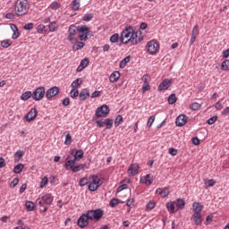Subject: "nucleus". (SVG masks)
Masks as SVG:
<instances>
[{
    "instance_id": "obj_63",
    "label": "nucleus",
    "mask_w": 229,
    "mask_h": 229,
    "mask_svg": "<svg viewBox=\"0 0 229 229\" xmlns=\"http://www.w3.org/2000/svg\"><path fill=\"white\" fill-rule=\"evenodd\" d=\"M150 89H151V86L149 85V83H144L142 87V92H146V90H149Z\"/></svg>"
},
{
    "instance_id": "obj_41",
    "label": "nucleus",
    "mask_w": 229,
    "mask_h": 229,
    "mask_svg": "<svg viewBox=\"0 0 229 229\" xmlns=\"http://www.w3.org/2000/svg\"><path fill=\"white\" fill-rule=\"evenodd\" d=\"M89 179L87 177H83L79 181L80 187H85V185L89 184Z\"/></svg>"
},
{
    "instance_id": "obj_62",
    "label": "nucleus",
    "mask_w": 229,
    "mask_h": 229,
    "mask_svg": "<svg viewBox=\"0 0 229 229\" xmlns=\"http://www.w3.org/2000/svg\"><path fill=\"white\" fill-rule=\"evenodd\" d=\"M69 105H71V99H69V98H65L63 100V106H69Z\"/></svg>"
},
{
    "instance_id": "obj_36",
    "label": "nucleus",
    "mask_w": 229,
    "mask_h": 229,
    "mask_svg": "<svg viewBox=\"0 0 229 229\" xmlns=\"http://www.w3.org/2000/svg\"><path fill=\"white\" fill-rule=\"evenodd\" d=\"M22 157H24V152H22L21 150H18L14 154V158H15L16 162H19L21 160V158H22Z\"/></svg>"
},
{
    "instance_id": "obj_30",
    "label": "nucleus",
    "mask_w": 229,
    "mask_h": 229,
    "mask_svg": "<svg viewBox=\"0 0 229 229\" xmlns=\"http://www.w3.org/2000/svg\"><path fill=\"white\" fill-rule=\"evenodd\" d=\"M22 169H24V165L20 163L14 166L13 173H15V174H19L22 172Z\"/></svg>"
},
{
    "instance_id": "obj_20",
    "label": "nucleus",
    "mask_w": 229,
    "mask_h": 229,
    "mask_svg": "<svg viewBox=\"0 0 229 229\" xmlns=\"http://www.w3.org/2000/svg\"><path fill=\"white\" fill-rule=\"evenodd\" d=\"M11 30L13 32V36H12V39L15 40V38H19V28H17V25L11 23Z\"/></svg>"
},
{
    "instance_id": "obj_42",
    "label": "nucleus",
    "mask_w": 229,
    "mask_h": 229,
    "mask_svg": "<svg viewBox=\"0 0 229 229\" xmlns=\"http://www.w3.org/2000/svg\"><path fill=\"white\" fill-rule=\"evenodd\" d=\"M1 46L2 47L7 48L10 47V46H12V40L10 39H5L1 41Z\"/></svg>"
},
{
    "instance_id": "obj_18",
    "label": "nucleus",
    "mask_w": 229,
    "mask_h": 229,
    "mask_svg": "<svg viewBox=\"0 0 229 229\" xmlns=\"http://www.w3.org/2000/svg\"><path fill=\"white\" fill-rule=\"evenodd\" d=\"M139 169H140L139 164H132L129 166L128 173L131 176H135V174L139 173Z\"/></svg>"
},
{
    "instance_id": "obj_17",
    "label": "nucleus",
    "mask_w": 229,
    "mask_h": 229,
    "mask_svg": "<svg viewBox=\"0 0 229 229\" xmlns=\"http://www.w3.org/2000/svg\"><path fill=\"white\" fill-rule=\"evenodd\" d=\"M191 219L193 220V223H195L196 226H199V225L203 223V216L201 214L194 213L191 216Z\"/></svg>"
},
{
    "instance_id": "obj_4",
    "label": "nucleus",
    "mask_w": 229,
    "mask_h": 229,
    "mask_svg": "<svg viewBox=\"0 0 229 229\" xmlns=\"http://www.w3.org/2000/svg\"><path fill=\"white\" fill-rule=\"evenodd\" d=\"M89 183L88 185V190L90 191V192H94L103 185V181L99 178V176L93 174L89 177Z\"/></svg>"
},
{
    "instance_id": "obj_46",
    "label": "nucleus",
    "mask_w": 229,
    "mask_h": 229,
    "mask_svg": "<svg viewBox=\"0 0 229 229\" xmlns=\"http://www.w3.org/2000/svg\"><path fill=\"white\" fill-rule=\"evenodd\" d=\"M93 18H94V14L88 13L83 16L82 21H84L85 22H89V21H92Z\"/></svg>"
},
{
    "instance_id": "obj_33",
    "label": "nucleus",
    "mask_w": 229,
    "mask_h": 229,
    "mask_svg": "<svg viewBox=\"0 0 229 229\" xmlns=\"http://www.w3.org/2000/svg\"><path fill=\"white\" fill-rule=\"evenodd\" d=\"M81 169H85V164H81L79 165H74V166H72L71 171H72V173H78L79 171H81Z\"/></svg>"
},
{
    "instance_id": "obj_25",
    "label": "nucleus",
    "mask_w": 229,
    "mask_h": 229,
    "mask_svg": "<svg viewBox=\"0 0 229 229\" xmlns=\"http://www.w3.org/2000/svg\"><path fill=\"white\" fill-rule=\"evenodd\" d=\"M119 78H121V73L119 72H114L109 76V81H111V83H114V82L117 81V80H119Z\"/></svg>"
},
{
    "instance_id": "obj_6",
    "label": "nucleus",
    "mask_w": 229,
    "mask_h": 229,
    "mask_svg": "<svg viewBox=\"0 0 229 229\" xmlns=\"http://www.w3.org/2000/svg\"><path fill=\"white\" fill-rule=\"evenodd\" d=\"M33 99L34 101H42L44 99V96L46 94V88L38 87L33 91Z\"/></svg>"
},
{
    "instance_id": "obj_16",
    "label": "nucleus",
    "mask_w": 229,
    "mask_h": 229,
    "mask_svg": "<svg viewBox=\"0 0 229 229\" xmlns=\"http://www.w3.org/2000/svg\"><path fill=\"white\" fill-rule=\"evenodd\" d=\"M156 194H158L159 196H161V198H167L170 194L169 188H158L156 190Z\"/></svg>"
},
{
    "instance_id": "obj_34",
    "label": "nucleus",
    "mask_w": 229,
    "mask_h": 229,
    "mask_svg": "<svg viewBox=\"0 0 229 229\" xmlns=\"http://www.w3.org/2000/svg\"><path fill=\"white\" fill-rule=\"evenodd\" d=\"M176 207H178L181 210L185 208V200L183 199H178L176 202Z\"/></svg>"
},
{
    "instance_id": "obj_15",
    "label": "nucleus",
    "mask_w": 229,
    "mask_h": 229,
    "mask_svg": "<svg viewBox=\"0 0 229 229\" xmlns=\"http://www.w3.org/2000/svg\"><path fill=\"white\" fill-rule=\"evenodd\" d=\"M173 82V80L165 79L158 86V90H167L169 87H171V83Z\"/></svg>"
},
{
    "instance_id": "obj_26",
    "label": "nucleus",
    "mask_w": 229,
    "mask_h": 229,
    "mask_svg": "<svg viewBox=\"0 0 229 229\" xmlns=\"http://www.w3.org/2000/svg\"><path fill=\"white\" fill-rule=\"evenodd\" d=\"M30 98H32L33 99V93L31 91H25L21 96V101H28Z\"/></svg>"
},
{
    "instance_id": "obj_52",
    "label": "nucleus",
    "mask_w": 229,
    "mask_h": 229,
    "mask_svg": "<svg viewBox=\"0 0 229 229\" xmlns=\"http://www.w3.org/2000/svg\"><path fill=\"white\" fill-rule=\"evenodd\" d=\"M110 207H112L114 208V207H117L119 205V199H111L110 203H109Z\"/></svg>"
},
{
    "instance_id": "obj_14",
    "label": "nucleus",
    "mask_w": 229,
    "mask_h": 229,
    "mask_svg": "<svg viewBox=\"0 0 229 229\" xmlns=\"http://www.w3.org/2000/svg\"><path fill=\"white\" fill-rule=\"evenodd\" d=\"M187 120H188L187 115L180 114L175 120V124L176 126H179V127L185 126V124H187Z\"/></svg>"
},
{
    "instance_id": "obj_49",
    "label": "nucleus",
    "mask_w": 229,
    "mask_h": 229,
    "mask_svg": "<svg viewBox=\"0 0 229 229\" xmlns=\"http://www.w3.org/2000/svg\"><path fill=\"white\" fill-rule=\"evenodd\" d=\"M221 67H222L223 71H229V60H225L222 63Z\"/></svg>"
},
{
    "instance_id": "obj_38",
    "label": "nucleus",
    "mask_w": 229,
    "mask_h": 229,
    "mask_svg": "<svg viewBox=\"0 0 229 229\" xmlns=\"http://www.w3.org/2000/svg\"><path fill=\"white\" fill-rule=\"evenodd\" d=\"M204 183L206 187H214V185H216V180L214 179L206 180L204 181Z\"/></svg>"
},
{
    "instance_id": "obj_32",
    "label": "nucleus",
    "mask_w": 229,
    "mask_h": 229,
    "mask_svg": "<svg viewBox=\"0 0 229 229\" xmlns=\"http://www.w3.org/2000/svg\"><path fill=\"white\" fill-rule=\"evenodd\" d=\"M131 57L130 55L126 56L120 62V69H124L126 67V64L130 63Z\"/></svg>"
},
{
    "instance_id": "obj_24",
    "label": "nucleus",
    "mask_w": 229,
    "mask_h": 229,
    "mask_svg": "<svg viewBox=\"0 0 229 229\" xmlns=\"http://www.w3.org/2000/svg\"><path fill=\"white\" fill-rule=\"evenodd\" d=\"M89 96H90V93H89V89H84L81 91V93L79 94V98L81 99V101H85V99H87V98H89Z\"/></svg>"
},
{
    "instance_id": "obj_10",
    "label": "nucleus",
    "mask_w": 229,
    "mask_h": 229,
    "mask_svg": "<svg viewBox=\"0 0 229 229\" xmlns=\"http://www.w3.org/2000/svg\"><path fill=\"white\" fill-rule=\"evenodd\" d=\"M38 114V111H37V108L33 107L30 110V112L24 116L23 119L27 123H31V121H35L37 119V115Z\"/></svg>"
},
{
    "instance_id": "obj_13",
    "label": "nucleus",
    "mask_w": 229,
    "mask_h": 229,
    "mask_svg": "<svg viewBox=\"0 0 229 229\" xmlns=\"http://www.w3.org/2000/svg\"><path fill=\"white\" fill-rule=\"evenodd\" d=\"M60 92V89L56 86L50 88L48 90H47L45 96L47 99H51L55 98V96H57V94Z\"/></svg>"
},
{
    "instance_id": "obj_40",
    "label": "nucleus",
    "mask_w": 229,
    "mask_h": 229,
    "mask_svg": "<svg viewBox=\"0 0 229 229\" xmlns=\"http://www.w3.org/2000/svg\"><path fill=\"white\" fill-rule=\"evenodd\" d=\"M191 110H199L201 108V104L198 102H194L190 106Z\"/></svg>"
},
{
    "instance_id": "obj_11",
    "label": "nucleus",
    "mask_w": 229,
    "mask_h": 229,
    "mask_svg": "<svg viewBox=\"0 0 229 229\" xmlns=\"http://www.w3.org/2000/svg\"><path fill=\"white\" fill-rule=\"evenodd\" d=\"M76 33H79L78 27H76L75 25H71L68 30L67 40H69V42H72V44H74V36L76 35Z\"/></svg>"
},
{
    "instance_id": "obj_54",
    "label": "nucleus",
    "mask_w": 229,
    "mask_h": 229,
    "mask_svg": "<svg viewBox=\"0 0 229 229\" xmlns=\"http://www.w3.org/2000/svg\"><path fill=\"white\" fill-rule=\"evenodd\" d=\"M51 10H58L60 8V3L58 2H54L50 4Z\"/></svg>"
},
{
    "instance_id": "obj_2",
    "label": "nucleus",
    "mask_w": 229,
    "mask_h": 229,
    "mask_svg": "<svg viewBox=\"0 0 229 229\" xmlns=\"http://www.w3.org/2000/svg\"><path fill=\"white\" fill-rule=\"evenodd\" d=\"M83 155H84L83 150H76V149L71 150L70 154L65 159V164H64L65 169L71 170L72 167H74V165H76V162H80V160L83 158Z\"/></svg>"
},
{
    "instance_id": "obj_22",
    "label": "nucleus",
    "mask_w": 229,
    "mask_h": 229,
    "mask_svg": "<svg viewBox=\"0 0 229 229\" xmlns=\"http://www.w3.org/2000/svg\"><path fill=\"white\" fill-rule=\"evenodd\" d=\"M141 183H146L147 185H151L153 183V175L147 174L145 177L140 179Z\"/></svg>"
},
{
    "instance_id": "obj_48",
    "label": "nucleus",
    "mask_w": 229,
    "mask_h": 229,
    "mask_svg": "<svg viewBox=\"0 0 229 229\" xmlns=\"http://www.w3.org/2000/svg\"><path fill=\"white\" fill-rule=\"evenodd\" d=\"M72 137L71 136L70 133H67V134H66L65 140H64V144H65L66 146H70V144H72Z\"/></svg>"
},
{
    "instance_id": "obj_37",
    "label": "nucleus",
    "mask_w": 229,
    "mask_h": 229,
    "mask_svg": "<svg viewBox=\"0 0 229 229\" xmlns=\"http://www.w3.org/2000/svg\"><path fill=\"white\" fill-rule=\"evenodd\" d=\"M174 203L175 202H167L166 203V208L172 214H174Z\"/></svg>"
},
{
    "instance_id": "obj_57",
    "label": "nucleus",
    "mask_w": 229,
    "mask_h": 229,
    "mask_svg": "<svg viewBox=\"0 0 229 229\" xmlns=\"http://www.w3.org/2000/svg\"><path fill=\"white\" fill-rule=\"evenodd\" d=\"M18 183H19V178H14V179L11 182V183H10L11 189H13Z\"/></svg>"
},
{
    "instance_id": "obj_61",
    "label": "nucleus",
    "mask_w": 229,
    "mask_h": 229,
    "mask_svg": "<svg viewBox=\"0 0 229 229\" xmlns=\"http://www.w3.org/2000/svg\"><path fill=\"white\" fill-rule=\"evenodd\" d=\"M79 38L80 40L83 41V40H88L89 38V34H79Z\"/></svg>"
},
{
    "instance_id": "obj_9",
    "label": "nucleus",
    "mask_w": 229,
    "mask_h": 229,
    "mask_svg": "<svg viewBox=\"0 0 229 229\" xmlns=\"http://www.w3.org/2000/svg\"><path fill=\"white\" fill-rule=\"evenodd\" d=\"M147 49L149 55H157L158 53V43L156 40H150L147 43Z\"/></svg>"
},
{
    "instance_id": "obj_29",
    "label": "nucleus",
    "mask_w": 229,
    "mask_h": 229,
    "mask_svg": "<svg viewBox=\"0 0 229 229\" xmlns=\"http://www.w3.org/2000/svg\"><path fill=\"white\" fill-rule=\"evenodd\" d=\"M77 30L79 31V34H89V27H87L85 25L77 27Z\"/></svg>"
},
{
    "instance_id": "obj_64",
    "label": "nucleus",
    "mask_w": 229,
    "mask_h": 229,
    "mask_svg": "<svg viewBox=\"0 0 229 229\" xmlns=\"http://www.w3.org/2000/svg\"><path fill=\"white\" fill-rule=\"evenodd\" d=\"M215 108L216 110H222L223 109V104L221 103V101H218L217 103L215 104Z\"/></svg>"
},
{
    "instance_id": "obj_28",
    "label": "nucleus",
    "mask_w": 229,
    "mask_h": 229,
    "mask_svg": "<svg viewBox=\"0 0 229 229\" xmlns=\"http://www.w3.org/2000/svg\"><path fill=\"white\" fill-rule=\"evenodd\" d=\"M81 83H83V80H81V78H78L75 81H73L72 82L71 87H72L73 89H79V87H81Z\"/></svg>"
},
{
    "instance_id": "obj_43",
    "label": "nucleus",
    "mask_w": 229,
    "mask_h": 229,
    "mask_svg": "<svg viewBox=\"0 0 229 229\" xmlns=\"http://www.w3.org/2000/svg\"><path fill=\"white\" fill-rule=\"evenodd\" d=\"M168 103H169V105H174V103H176V95L175 94H171L168 97Z\"/></svg>"
},
{
    "instance_id": "obj_50",
    "label": "nucleus",
    "mask_w": 229,
    "mask_h": 229,
    "mask_svg": "<svg viewBox=\"0 0 229 229\" xmlns=\"http://www.w3.org/2000/svg\"><path fill=\"white\" fill-rule=\"evenodd\" d=\"M198 35H199V30L198 29V25H195L191 31V37H198Z\"/></svg>"
},
{
    "instance_id": "obj_21",
    "label": "nucleus",
    "mask_w": 229,
    "mask_h": 229,
    "mask_svg": "<svg viewBox=\"0 0 229 229\" xmlns=\"http://www.w3.org/2000/svg\"><path fill=\"white\" fill-rule=\"evenodd\" d=\"M194 214H201V210H203V205L199 202H195L192 205Z\"/></svg>"
},
{
    "instance_id": "obj_59",
    "label": "nucleus",
    "mask_w": 229,
    "mask_h": 229,
    "mask_svg": "<svg viewBox=\"0 0 229 229\" xmlns=\"http://www.w3.org/2000/svg\"><path fill=\"white\" fill-rule=\"evenodd\" d=\"M155 202L154 201H149L148 204H147V208L148 210H153L155 208Z\"/></svg>"
},
{
    "instance_id": "obj_31",
    "label": "nucleus",
    "mask_w": 229,
    "mask_h": 229,
    "mask_svg": "<svg viewBox=\"0 0 229 229\" xmlns=\"http://www.w3.org/2000/svg\"><path fill=\"white\" fill-rule=\"evenodd\" d=\"M80 3L81 0H72V10H73L74 12H78V10H80Z\"/></svg>"
},
{
    "instance_id": "obj_27",
    "label": "nucleus",
    "mask_w": 229,
    "mask_h": 229,
    "mask_svg": "<svg viewBox=\"0 0 229 229\" xmlns=\"http://www.w3.org/2000/svg\"><path fill=\"white\" fill-rule=\"evenodd\" d=\"M59 28L58 22L57 21H52L48 25V30L51 32L57 31Z\"/></svg>"
},
{
    "instance_id": "obj_55",
    "label": "nucleus",
    "mask_w": 229,
    "mask_h": 229,
    "mask_svg": "<svg viewBox=\"0 0 229 229\" xmlns=\"http://www.w3.org/2000/svg\"><path fill=\"white\" fill-rule=\"evenodd\" d=\"M47 182H49V180L47 179V177H44V178L41 180L40 188H41V189H44V187H46V185H47Z\"/></svg>"
},
{
    "instance_id": "obj_12",
    "label": "nucleus",
    "mask_w": 229,
    "mask_h": 229,
    "mask_svg": "<svg viewBox=\"0 0 229 229\" xmlns=\"http://www.w3.org/2000/svg\"><path fill=\"white\" fill-rule=\"evenodd\" d=\"M89 220H90V218H89V215H87V213L83 214L79 217L77 225L80 228H85V226L89 225Z\"/></svg>"
},
{
    "instance_id": "obj_60",
    "label": "nucleus",
    "mask_w": 229,
    "mask_h": 229,
    "mask_svg": "<svg viewBox=\"0 0 229 229\" xmlns=\"http://www.w3.org/2000/svg\"><path fill=\"white\" fill-rule=\"evenodd\" d=\"M80 64L85 69L89 65V58H84Z\"/></svg>"
},
{
    "instance_id": "obj_53",
    "label": "nucleus",
    "mask_w": 229,
    "mask_h": 229,
    "mask_svg": "<svg viewBox=\"0 0 229 229\" xmlns=\"http://www.w3.org/2000/svg\"><path fill=\"white\" fill-rule=\"evenodd\" d=\"M44 30H46V25L39 24L37 28V32L39 34H42V33H44Z\"/></svg>"
},
{
    "instance_id": "obj_1",
    "label": "nucleus",
    "mask_w": 229,
    "mask_h": 229,
    "mask_svg": "<svg viewBox=\"0 0 229 229\" xmlns=\"http://www.w3.org/2000/svg\"><path fill=\"white\" fill-rule=\"evenodd\" d=\"M121 42L128 44L131 42L132 46H137L139 42H142V36L140 31H134L133 28L128 27L123 30L121 34Z\"/></svg>"
},
{
    "instance_id": "obj_39",
    "label": "nucleus",
    "mask_w": 229,
    "mask_h": 229,
    "mask_svg": "<svg viewBox=\"0 0 229 229\" xmlns=\"http://www.w3.org/2000/svg\"><path fill=\"white\" fill-rule=\"evenodd\" d=\"M71 98L74 99V98H78L80 96V91L77 89L72 88L70 92Z\"/></svg>"
},
{
    "instance_id": "obj_3",
    "label": "nucleus",
    "mask_w": 229,
    "mask_h": 229,
    "mask_svg": "<svg viewBox=\"0 0 229 229\" xmlns=\"http://www.w3.org/2000/svg\"><path fill=\"white\" fill-rule=\"evenodd\" d=\"M30 12V3L28 0H17L14 5V13L16 17H24Z\"/></svg>"
},
{
    "instance_id": "obj_51",
    "label": "nucleus",
    "mask_w": 229,
    "mask_h": 229,
    "mask_svg": "<svg viewBox=\"0 0 229 229\" xmlns=\"http://www.w3.org/2000/svg\"><path fill=\"white\" fill-rule=\"evenodd\" d=\"M155 123V115H151L147 123L148 128H151L153 126V123Z\"/></svg>"
},
{
    "instance_id": "obj_7",
    "label": "nucleus",
    "mask_w": 229,
    "mask_h": 229,
    "mask_svg": "<svg viewBox=\"0 0 229 229\" xmlns=\"http://www.w3.org/2000/svg\"><path fill=\"white\" fill-rule=\"evenodd\" d=\"M110 114V107L107 105H102L96 109L97 117H106Z\"/></svg>"
},
{
    "instance_id": "obj_19",
    "label": "nucleus",
    "mask_w": 229,
    "mask_h": 229,
    "mask_svg": "<svg viewBox=\"0 0 229 229\" xmlns=\"http://www.w3.org/2000/svg\"><path fill=\"white\" fill-rule=\"evenodd\" d=\"M41 199L45 205H51L53 203V197L49 193L43 195Z\"/></svg>"
},
{
    "instance_id": "obj_56",
    "label": "nucleus",
    "mask_w": 229,
    "mask_h": 229,
    "mask_svg": "<svg viewBox=\"0 0 229 229\" xmlns=\"http://www.w3.org/2000/svg\"><path fill=\"white\" fill-rule=\"evenodd\" d=\"M216 121H217V115L212 116L211 118H209L207 121L208 124H214V123H216Z\"/></svg>"
},
{
    "instance_id": "obj_44",
    "label": "nucleus",
    "mask_w": 229,
    "mask_h": 229,
    "mask_svg": "<svg viewBox=\"0 0 229 229\" xmlns=\"http://www.w3.org/2000/svg\"><path fill=\"white\" fill-rule=\"evenodd\" d=\"M121 123H123V115L118 114L114 120L115 128H117V126H119L121 124Z\"/></svg>"
},
{
    "instance_id": "obj_8",
    "label": "nucleus",
    "mask_w": 229,
    "mask_h": 229,
    "mask_svg": "<svg viewBox=\"0 0 229 229\" xmlns=\"http://www.w3.org/2000/svg\"><path fill=\"white\" fill-rule=\"evenodd\" d=\"M97 125L98 126V128H103L104 126H106V130H111L112 126H114V120L110 118L98 120L97 121Z\"/></svg>"
},
{
    "instance_id": "obj_45",
    "label": "nucleus",
    "mask_w": 229,
    "mask_h": 229,
    "mask_svg": "<svg viewBox=\"0 0 229 229\" xmlns=\"http://www.w3.org/2000/svg\"><path fill=\"white\" fill-rule=\"evenodd\" d=\"M110 42H112L113 44H117V42H119V34L115 33L111 36Z\"/></svg>"
},
{
    "instance_id": "obj_23",
    "label": "nucleus",
    "mask_w": 229,
    "mask_h": 229,
    "mask_svg": "<svg viewBox=\"0 0 229 229\" xmlns=\"http://www.w3.org/2000/svg\"><path fill=\"white\" fill-rule=\"evenodd\" d=\"M75 44L72 47L73 51H79V49H83L85 47V43L78 41V39H73Z\"/></svg>"
},
{
    "instance_id": "obj_5",
    "label": "nucleus",
    "mask_w": 229,
    "mask_h": 229,
    "mask_svg": "<svg viewBox=\"0 0 229 229\" xmlns=\"http://www.w3.org/2000/svg\"><path fill=\"white\" fill-rule=\"evenodd\" d=\"M90 221H99L103 217L104 211L101 208L95 210H89L86 213Z\"/></svg>"
},
{
    "instance_id": "obj_35",
    "label": "nucleus",
    "mask_w": 229,
    "mask_h": 229,
    "mask_svg": "<svg viewBox=\"0 0 229 229\" xmlns=\"http://www.w3.org/2000/svg\"><path fill=\"white\" fill-rule=\"evenodd\" d=\"M25 207L29 212H31L35 208V204L32 201H27Z\"/></svg>"
},
{
    "instance_id": "obj_47",
    "label": "nucleus",
    "mask_w": 229,
    "mask_h": 229,
    "mask_svg": "<svg viewBox=\"0 0 229 229\" xmlns=\"http://www.w3.org/2000/svg\"><path fill=\"white\" fill-rule=\"evenodd\" d=\"M35 28V24L33 22L27 23L23 26V30H26V31H31Z\"/></svg>"
},
{
    "instance_id": "obj_58",
    "label": "nucleus",
    "mask_w": 229,
    "mask_h": 229,
    "mask_svg": "<svg viewBox=\"0 0 229 229\" xmlns=\"http://www.w3.org/2000/svg\"><path fill=\"white\" fill-rule=\"evenodd\" d=\"M168 153L172 155V157H176V155H178V150H176V148H169Z\"/></svg>"
}]
</instances>
